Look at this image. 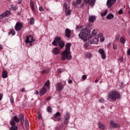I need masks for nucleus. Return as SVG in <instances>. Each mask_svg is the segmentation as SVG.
<instances>
[{
  "label": "nucleus",
  "mask_w": 130,
  "mask_h": 130,
  "mask_svg": "<svg viewBox=\"0 0 130 130\" xmlns=\"http://www.w3.org/2000/svg\"><path fill=\"white\" fill-rule=\"evenodd\" d=\"M71 43H68L66 45V49L61 53V60L64 61L66 59L71 60L72 59V53H71Z\"/></svg>",
  "instance_id": "f257e3e1"
},
{
  "label": "nucleus",
  "mask_w": 130,
  "mask_h": 130,
  "mask_svg": "<svg viewBox=\"0 0 130 130\" xmlns=\"http://www.w3.org/2000/svg\"><path fill=\"white\" fill-rule=\"evenodd\" d=\"M90 34V30L85 28L81 30L79 34V37L80 39L84 40V41H88L90 40V37H89Z\"/></svg>",
  "instance_id": "f03ea898"
},
{
  "label": "nucleus",
  "mask_w": 130,
  "mask_h": 130,
  "mask_svg": "<svg viewBox=\"0 0 130 130\" xmlns=\"http://www.w3.org/2000/svg\"><path fill=\"white\" fill-rule=\"evenodd\" d=\"M120 98V94L116 90H112L110 92L108 95V100L112 101H116V99Z\"/></svg>",
  "instance_id": "7ed1b4c3"
},
{
  "label": "nucleus",
  "mask_w": 130,
  "mask_h": 130,
  "mask_svg": "<svg viewBox=\"0 0 130 130\" xmlns=\"http://www.w3.org/2000/svg\"><path fill=\"white\" fill-rule=\"evenodd\" d=\"M103 36V34L102 33L98 34V30L96 29H94L92 32L91 34H90V31L89 30V40L92 39V37H102Z\"/></svg>",
  "instance_id": "20e7f679"
},
{
  "label": "nucleus",
  "mask_w": 130,
  "mask_h": 130,
  "mask_svg": "<svg viewBox=\"0 0 130 130\" xmlns=\"http://www.w3.org/2000/svg\"><path fill=\"white\" fill-rule=\"evenodd\" d=\"M99 38H100V37H92V39L88 40V41L90 44H98L100 41Z\"/></svg>",
  "instance_id": "39448f33"
},
{
  "label": "nucleus",
  "mask_w": 130,
  "mask_h": 130,
  "mask_svg": "<svg viewBox=\"0 0 130 130\" xmlns=\"http://www.w3.org/2000/svg\"><path fill=\"white\" fill-rule=\"evenodd\" d=\"M64 88V85L62 84V82H59L56 84V89L57 91H60Z\"/></svg>",
  "instance_id": "423d86ee"
},
{
  "label": "nucleus",
  "mask_w": 130,
  "mask_h": 130,
  "mask_svg": "<svg viewBox=\"0 0 130 130\" xmlns=\"http://www.w3.org/2000/svg\"><path fill=\"white\" fill-rule=\"evenodd\" d=\"M64 9H65L66 16H70L71 15V10H70V7L68 6V4L67 3H64Z\"/></svg>",
  "instance_id": "0eeeda50"
},
{
  "label": "nucleus",
  "mask_w": 130,
  "mask_h": 130,
  "mask_svg": "<svg viewBox=\"0 0 130 130\" xmlns=\"http://www.w3.org/2000/svg\"><path fill=\"white\" fill-rule=\"evenodd\" d=\"M55 40H58V45L60 48L64 47V42L61 40V37H56Z\"/></svg>",
  "instance_id": "6e6552de"
},
{
  "label": "nucleus",
  "mask_w": 130,
  "mask_h": 130,
  "mask_svg": "<svg viewBox=\"0 0 130 130\" xmlns=\"http://www.w3.org/2000/svg\"><path fill=\"white\" fill-rule=\"evenodd\" d=\"M109 123L111 127H114V128H118L119 127H120V125L118 123L114 122V121L113 120H111L109 121Z\"/></svg>",
  "instance_id": "1a4fd4ad"
},
{
  "label": "nucleus",
  "mask_w": 130,
  "mask_h": 130,
  "mask_svg": "<svg viewBox=\"0 0 130 130\" xmlns=\"http://www.w3.org/2000/svg\"><path fill=\"white\" fill-rule=\"evenodd\" d=\"M70 114L68 112L66 113V114L64 116L63 118V122L64 124H68L69 123V121L70 120Z\"/></svg>",
  "instance_id": "9d476101"
},
{
  "label": "nucleus",
  "mask_w": 130,
  "mask_h": 130,
  "mask_svg": "<svg viewBox=\"0 0 130 130\" xmlns=\"http://www.w3.org/2000/svg\"><path fill=\"white\" fill-rule=\"evenodd\" d=\"M116 2V0H107V5L108 8L109 9H110L114 4H115V2Z\"/></svg>",
  "instance_id": "9b49d317"
},
{
  "label": "nucleus",
  "mask_w": 130,
  "mask_h": 130,
  "mask_svg": "<svg viewBox=\"0 0 130 130\" xmlns=\"http://www.w3.org/2000/svg\"><path fill=\"white\" fill-rule=\"evenodd\" d=\"M23 28V24L19 22L16 23L15 26L16 31H20Z\"/></svg>",
  "instance_id": "f8f14e48"
},
{
  "label": "nucleus",
  "mask_w": 130,
  "mask_h": 130,
  "mask_svg": "<svg viewBox=\"0 0 130 130\" xmlns=\"http://www.w3.org/2000/svg\"><path fill=\"white\" fill-rule=\"evenodd\" d=\"M35 40L33 39V37L31 36H26V41L25 42L26 43H30V45H32V42H33V41H34Z\"/></svg>",
  "instance_id": "ddd939ff"
},
{
  "label": "nucleus",
  "mask_w": 130,
  "mask_h": 130,
  "mask_svg": "<svg viewBox=\"0 0 130 130\" xmlns=\"http://www.w3.org/2000/svg\"><path fill=\"white\" fill-rule=\"evenodd\" d=\"M11 15V13L9 11L7 10L3 13L2 14L0 15V20L2 19H4V17H7L8 16H10Z\"/></svg>",
  "instance_id": "4468645a"
},
{
  "label": "nucleus",
  "mask_w": 130,
  "mask_h": 130,
  "mask_svg": "<svg viewBox=\"0 0 130 130\" xmlns=\"http://www.w3.org/2000/svg\"><path fill=\"white\" fill-rule=\"evenodd\" d=\"M99 52L101 54L103 59H105V58H106V54H105V51H104L103 49H100L99 50Z\"/></svg>",
  "instance_id": "2eb2a0df"
},
{
  "label": "nucleus",
  "mask_w": 130,
  "mask_h": 130,
  "mask_svg": "<svg viewBox=\"0 0 130 130\" xmlns=\"http://www.w3.org/2000/svg\"><path fill=\"white\" fill-rule=\"evenodd\" d=\"M47 92V89L45 87H42L40 90V95L41 96H43V95H45V94H46Z\"/></svg>",
  "instance_id": "dca6fc26"
},
{
  "label": "nucleus",
  "mask_w": 130,
  "mask_h": 130,
  "mask_svg": "<svg viewBox=\"0 0 130 130\" xmlns=\"http://www.w3.org/2000/svg\"><path fill=\"white\" fill-rule=\"evenodd\" d=\"M84 2L85 4H89L90 5L91 7H94L95 5V3L96 2L95 0H91V1L90 2V0H84Z\"/></svg>",
  "instance_id": "f3484780"
},
{
  "label": "nucleus",
  "mask_w": 130,
  "mask_h": 130,
  "mask_svg": "<svg viewBox=\"0 0 130 130\" xmlns=\"http://www.w3.org/2000/svg\"><path fill=\"white\" fill-rule=\"evenodd\" d=\"M71 30L69 28H66L65 30V36L67 37V38H70L71 37Z\"/></svg>",
  "instance_id": "a211bd4d"
},
{
  "label": "nucleus",
  "mask_w": 130,
  "mask_h": 130,
  "mask_svg": "<svg viewBox=\"0 0 130 130\" xmlns=\"http://www.w3.org/2000/svg\"><path fill=\"white\" fill-rule=\"evenodd\" d=\"M61 114L59 112H57L55 114L54 116V118H55V119H56V120H57V121H59V120H60V116H61Z\"/></svg>",
  "instance_id": "6ab92c4d"
},
{
  "label": "nucleus",
  "mask_w": 130,
  "mask_h": 130,
  "mask_svg": "<svg viewBox=\"0 0 130 130\" xmlns=\"http://www.w3.org/2000/svg\"><path fill=\"white\" fill-rule=\"evenodd\" d=\"M53 52L54 54H55V55H57V54H59V53L60 52V51L59 50V48L55 47L53 50Z\"/></svg>",
  "instance_id": "aec40b11"
},
{
  "label": "nucleus",
  "mask_w": 130,
  "mask_h": 130,
  "mask_svg": "<svg viewBox=\"0 0 130 130\" xmlns=\"http://www.w3.org/2000/svg\"><path fill=\"white\" fill-rule=\"evenodd\" d=\"M98 124L100 129L101 130L105 129V125H104L102 123H101V122H99Z\"/></svg>",
  "instance_id": "412c9836"
},
{
  "label": "nucleus",
  "mask_w": 130,
  "mask_h": 130,
  "mask_svg": "<svg viewBox=\"0 0 130 130\" xmlns=\"http://www.w3.org/2000/svg\"><path fill=\"white\" fill-rule=\"evenodd\" d=\"M95 20H96V17L94 16H90L89 17V21L91 22V23H93Z\"/></svg>",
  "instance_id": "4be33fe9"
},
{
  "label": "nucleus",
  "mask_w": 130,
  "mask_h": 130,
  "mask_svg": "<svg viewBox=\"0 0 130 130\" xmlns=\"http://www.w3.org/2000/svg\"><path fill=\"white\" fill-rule=\"evenodd\" d=\"M113 18H114V15L112 14V13H110L106 16V19L108 20H111V19H113Z\"/></svg>",
  "instance_id": "5701e85b"
},
{
  "label": "nucleus",
  "mask_w": 130,
  "mask_h": 130,
  "mask_svg": "<svg viewBox=\"0 0 130 130\" xmlns=\"http://www.w3.org/2000/svg\"><path fill=\"white\" fill-rule=\"evenodd\" d=\"M2 78H3V79H6V78H8V72L7 71H4L3 72Z\"/></svg>",
  "instance_id": "b1692460"
},
{
  "label": "nucleus",
  "mask_w": 130,
  "mask_h": 130,
  "mask_svg": "<svg viewBox=\"0 0 130 130\" xmlns=\"http://www.w3.org/2000/svg\"><path fill=\"white\" fill-rule=\"evenodd\" d=\"M19 117V119H20V122L22 125H23V123H24V116L22 114H20Z\"/></svg>",
  "instance_id": "393cba45"
},
{
  "label": "nucleus",
  "mask_w": 130,
  "mask_h": 130,
  "mask_svg": "<svg viewBox=\"0 0 130 130\" xmlns=\"http://www.w3.org/2000/svg\"><path fill=\"white\" fill-rule=\"evenodd\" d=\"M52 44L54 46H57V44H58V40H56L55 38L54 41L52 42Z\"/></svg>",
  "instance_id": "a878e982"
},
{
  "label": "nucleus",
  "mask_w": 130,
  "mask_h": 130,
  "mask_svg": "<svg viewBox=\"0 0 130 130\" xmlns=\"http://www.w3.org/2000/svg\"><path fill=\"white\" fill-rule=\"evenodd\" d=\"M35 22V19H34V18L32 17L30 18V21H29L30 25L34 24Z\"/></svg>",
  "instance_id": "bb28decb"
},
{
  "label": "nucleus",
  "mask_w": 130,
  "mask_h": 130,
  "mask_svg": "<svg viewBox=\"0 0 130 130\" xmlns=\"http://www.w3.org/2000/svg\"><path fill=\"white\" fill-rule=\"evenodd\" d=\"M30 6L31 10H32V11H35V8H34V3H33V2H30Z\"/></svg>",
  "instance_id": "cd10ccee"
},
{
  "label": "nucleus",
  "mask_w": 130,
  "mask_h": 130,
  "mask_svg": "<svg viewBox=\"0 0 130 130\" xmlns=\"http://www.w3.org/2000/svg\"><path fill=\"white\" fill-rule=\"evenodd\" d=\"M120 42L122 43V44H124L125 43V39L123 38V37H121L120 39Z\"/></svg>",
  "instance_id": "c85d7f7f"
},
{
  "label": "nucleus",
  "mask_w": 130,
  "mask_h": 130,
  "mask_svg": "<svg viewBox=\"0 0 130 130\" xmlns=\"http://www.w3.org/2000/svg\"><path fill=\"white\" fill-rule=\"evenodd\" d=\"M13 120L17 123L20 122V119H19V118H18L16 115L13 117Z\"/></svg>",
  "instance_id": "c756f323"
},
{
  "label": "nucleus",
  "mask_w": 130,
  "mask_h": 130,
  "mask_svg": "<svg viewBox=\"0 0 130 130\" xmlns=\"http://www.w3.org/2000/svg\"><path fill=\"white\" fill-rule=\"evenodd\" d=\"M10 130H18V126L16 125L12 126L10 128Z\"/></svg>",
  "instance_id": "7c9ffc66"
},
{
  "label": "nucleus",
  "mask_w": 130,
  "mask_h": 130,
  "mask_svg": "<svg viewBox=\"0 0 130 130\" xmlns=\"http://www.w3.org/2000/svg\"><path fill=\"white\" fill-rule=\"evenodd\" d=\"M10 124H11V125H12V126L16 125V122H15V121L14 120V119H13L12 120H11V121H10Z\"/></svg>",
  "instance_id": "2f4dec72"
},
{
  "label": "nucleus",
  "mask_w": 130,
  "mask_h": 130,
  "mask_svg": "<svg viewBox=\"0 0 130 130\" xmlns=\"http://www.w3.org/2000/svg\"><path fill=\"white\" fill-rule=\"evenodd\" d=\"M107 15V10H106L104 12L101 13V16L104 17V16H106Z\"/></svg>",
  "instance_id": "473e14b6"
},
{
  "label": "nucleus",
  "mask_w": 130,
  "mask_h": 130,
  "mask_svg": "<svg viewBox=\"0 0 130 130\" xmlns=\"http://www.w3.org/2000/svg\"><path fill=\"white\" fill-rule=\"evenodd\" d=\"M86 56L87 58H90V57H92V54L90 53H87L86 54Z\"/></svg>",
  "instance_id": "72a5a7b5"
},
{
  "label": "nucleus",
  "mask_w": 130,
  "mask_h": 130,
  "mask_svg": "<svg viewBox=\"0 0 130 130\" xmlns=\"http://www.w3.org/2000/svg\"><path fill=\"white\" fill-rule=\"evenodd\" d=\"M100 41L101 42H104V40H105V38H104V37L102 36V37H100Z\"/></svg>",
  "instance_id": "f704fd0d"
},
{
  "label": "nucleus",
  "mask_w": 130,
  "mask_h": 130,
  "mask_svg": "<svg viewBox=\"0 0 130 130\" xmlns=\"http://www.w3.org/2000/svg\"><path fill=\"white\" fill-rule=\"evenodd\" d=\"M50 85V82L48 80L45 83V86L46 87H48Z\"/></svg>",
  "instance_id": "c9c22d12"
},
{
  "label": "nucleus",
  "mask_w": 130,
  "mask_h": 130,
  "mask_svg": "<svg viewBox=\"0 0 130 130\" xmlns=\"http://www.w3.org/2000/svg\"><path fill=\"white\" fill-rule=\"evenodd\" d=\"M11 7H12V10L13 11H16V10H17V9H18V7H17V6H14V5H12Z\"/></svg>",
  "instance_id": "e433bc0d"
},
{
  "label": "nucleus",
  "mask_w": 130,
  "mask_h": 130,
  "mask_svg": "<svg viewBox=\"0 0 130 130\" xmlns=\"http://www.w3.org/2000/svg\"><path fill=\"white\" fill-rule=\"evenodd\" d=\"M38 118L39 119H41V118H42V117L41 116V115L40 114V112H38Z\"/></svg>",
  "instance_id": "4c0bfd02"
},
{
  "label": "nucleus",
  "mask_w": 130,
  "mask_h": 130,
  "mask_svg": "<svg viewBox=\"0 0 130 130\" xmlns=\"http://www.w3.org/2000/svg\"><path fill=\"white\" fill-rule=\"evenodd\" d=\"M47 110L48 112H51V111H52L51 108L50 107H48Z\"/></svg>",
  "instance_id": "58836bf2"
},
{
  "label": "nucleus",
  "mask_w": 130,
  "mask_h": 130,
  "mask_svg": "<svg viewBox=\"0 0 130 130\" xmlns=\"http://www.w3.org/2000/svg\"><path fill=\"white\" fill-rule=\"evenodd\" d=\"M39 11H40V12H43V11H44V9L43 8V7L40 6V7H39Z\"/></svg>",
  "instance_id": "ea45409f"
},
{
  "label": "nucleus",
  "mask_w": 130,
  "mask_h": 130,
  "mask_svg": "<svg viewBox=\"0 0 130 130\" xmlns=\"http://www.w3.org/2000/svg\"><path fill=\"white\" fill-rule=\"evenodd\" d=\"M81 3H82V0H76V4L77 5L81 4Z\"/></svg>",
  "instance_id": "a19ab883"
},
{
  "label": "nucleus",
  "mask_w": 130,
  "mask_h": 130,
  "mask_svg": "<svg viewBox=\"0 0 130 130\" xmlns=\"http://www.w3.org/2000/svg\"><path fill=\"white\" fill-rule=\"evenodd\" d=\"M11 33H12V35H15V34H16V32L15 31V30L14 29H11L10 30Z\"/></svg>",
  "instance_id": "79ce46f5"
},
{
  "label": "nucleus",
  "mask_w": 130,
  "mask_h": 130,
  "mask_svg": "<svg viewBox=\"0 0 130 130\" xmlns=\"http://www.w3.org/2000/svg\"><path fill=\"white\" fill-rule=\"evenodd\" d=\"M120 37L119 35L116 36V37H115V40H117V41H118V40H119Z\"/></svg>",
  "instance_id": "37998d69"
},
{
  "label": "nucleus",
  "mask_w": 130,
  "mask_h": 130,
  "mask_svg": "<svg viewBox=\"0 0 130 130\" xmlns=\"http://www.w3.org/2000/svg\"><path fill=\"white\" fill-rule=\"evenodd\" d=\"M82 80H83V81H85V80H86V79H87V75L82 76Z\"/></svg>",
  "instance_id": "c03bdc74"
},
{
  "label": "nucleus",
  "mask_w": 130,
  "mask_h": 130,
  "mask_svg": "<svg viewBox=\"0 0 130 130\" xmlns=\"http://www.w3.org/2000/svg\"><path fill=\"white\" fill-rule=\"evenodd\" d=\"M10 102L11 103H14V98H13V96H11L10 98Z\"/></svg>",
  "instance_id": "a18cd8bd"
},
{
  "label": "nucleus",
  "mask_w": 130,
  "mask_h": 130,
  "mask_svg": "<svg viewBox=\"0 0 130 130\" xmlns=\"http://www.w3.org/2000/svg\"><path fill=\"white\" fill-rule=\"evenodd\" d=\"M99 102H100L101 103H103V102H104V99H99Z\"/></svg>",
  "instance_id": "49530a36"
},
{
  "label": "nucleus",
  "mask_w": 130,
  "mask_h": 130,
  "mask_svg": "<svg viewBox=\"0 0 130 130\" xmlns=\"http://www.w3.org/2000/svg\"><path fill=\"white\" fill-rule=\"evenodd\" d=\"M47 73H48V71H47V70H44L43 71H42V74H46Z\"/></svg>",
  "instance_id": "de8ad7c7"
},
{
  "label": "nucleus",
  "mask_w": 130,
  "mask_h": 130,
  "mask_svg": "<svg viewBox=\"0 0 130 130\" xmlns=\"http://www.w3.org/2000/svg\"><path fill=\"white\" fill-rule=\"evenodd\" d=\"M113 49L115 50L117 49V46L116 45V44H113Z\"/></svg>",
  "instance_id": "09e8293b"
},
{
  "label": "nucleus",
  "mask_w": 130,
  "mask_h": 130,
  "mask_svg": "<svg viewBox=\"0 0 130 130\" xmlns=\"http://www.w3.org/2000/svg\"><path fill=\"white\" fill-rule=\"evenodd\" d=\"M123 13V11L122 10H120L118 11V14H119V15H121V14H122Z\"/></svg>",
  "instance_id": "8fccbe9b"
},
{
  "label": "nucleus",
  "mask_w": 130,
  "mask_h": 130,
  "mask_svg": "<svg viewBox=\"0 0 130 130\" xmlns=\"http://www.w3.org/2000/svg\"><path fill=\"white\" fill-rule=\"evenodd\" d=\"M119 61H120L121 62H122V61H123V58L120 57L119 59Z\"/></svg>",
  "instance_id": "3c124183"
},
{
  "label": "nucleus",
  "mask_w": 130,
  "mask_h": 130,
  "mask_svg": "<svg viewBox=\"0 0 130 130\" xmlns=\"http://www.w3.org/2000/svg\"><path fill=\"white\" fill-rule=\"evenodd\" d=\"M68 83L69 84H72V83H73V80H72V79H69L68 81Z\"/></svg>",
  "instance_id": "603ef678"
},
{
  "label": "nucleus",
  "mask_w": 130,
  "mask_h": 130,
  "mask_svg": "<svg viewBox=\"0 0 130 130\" xmlns=\"http://www.w3.org/2000/svg\"><path fill=\"white\" fill-rule=\"evenodd\" d=\"M72 5H73V6H77V5H78V4H77V2L76 3L75 2H73Z\"/></svg>",
  "instance_id": "864d4df0"
},
{
  "label": "nucleus",
  "mask_w": 130,
  "mask_h": 130,
  "mask_svg": "<svg viewBox=\"0 0 130 130\" xmlns=\"http://www.w3.org/2000/svg\"><path fill=\"white\" fill-rule=\"evenodd\" d=\"M3 94L0 93V101L1 100H2V99H3Z\"/></svg>",
  "instance_id": "5fc2aeb1"
},
{
  "label": "nucleus",
  "mask_w": 130,
  "mask_h": 130,
  "mask_svg": "<svg viewBox=\"0 0 130 130\" xmlns=\"http://www.w3.org/2000/svg\"><path fill=\"white\" fill-rule=\"evenodd\" d=\"M26 128H29V123L25 124Z\"/></svg>",
  "instance_id": "6e6d98bb"
},
{
  "label": "nucleus",
  "mask_w": 130,
  "mask_h": 130,
  "mask_svg": "<svg viewBox=\"0 0 130 130\" xmlns=\"http://www.w3.org/2000/svg\"><path fill=\"white\" fill-rule=\"evenodd\" d=\"M25 124L29 123V121H28V120L26 119L25 120Z\"/></svg>",
  "instance_id": "4d7b16f0"
},
{
  "label": "nucleus",
  "mask_w": 130,
  "mask_h": 130,
  "mask_svg": "<svg viewBox=\"0 0 130 130\" xmlns=\"http://www.w3.org/2000/svg\"><path fill=\"white\" fill-rule=\"evenodd\" d=\"M127 54L128 55H130V48L128 50V51H127Z\"/></svg>",
  "instance_id": "13d9d810"
},
{
  "label": "nucleus",
  "mask_w": 130,
  "mask_h": 130,
  "mask_svg": "<svg viewBox=\"0 0 130 130\" xmlns=\"http://www.w3.org/2000/svg\"><path fill=\"white\" fill-rule=\"evenodd\" d=\"M50 99H51V97L49 96L46 99V100L48 101V100H50Z\"/></svg>",
  "instance_id": "bf43d9fd"
},
{
  "label": "nucleus",
  "mask_w": 130,
  "mask_h": 130,
  "mask_svg": "<svg viewBox=\"0 0 130 130\" xmlns=\"http://www.w3.org/2000/svg\"><path fill=\"white\" fill-rule=\"evenodd\" d=\"M57 72H58V73H61V70H60V69H58V70H57Z\"/></svg>",
  "instance_id": "052dcab7"
},
{
  "label": "nucleus",
  "mask_w": 130,
  "mask_h": 130,
  "mask_svg": "<svg viewBox=\"0 0 130 130\" xmlns=\"http://www.w3.org/2000/svg\"><path fill=\"white\" fill-rule=\"evenodd\" d=\"M22 2V0H19L17 2L18 4H21Z\"/></svg>",
  "instance_id": "680f3d73"
},
{
  "label": "nucleus",
  "mask_w": 130,
  "mask_h": 130,
  "mask_svg": "<svg viewBox=\"0 0 130 130\" xmlns=\"http://www.w3.org/2000/svg\"><path fill=\"white\" fill-rule=\"evenodd\" d=\"M39 93V91H38V90H36L35 92V94L36 95H38V94Z\"/></svg>",
  "instance_id": "e2e57ef3"
},
{
  "label": "nucleus",
  "mask_w": 130,
  "mask_h": 130,
  "mask_svg": "<svg viewBox=\"0 0 130 130\" xmlns=\"http://www.w3.org/2000/svg\"><path fill=\"white\" fill-rule=\"evenodd\" d=\"M21 92H25V88H23L21 89Z\"/></svg>",
  "instance_id": "0e129e2a"
},
{
  "label": "nucleus",
  "mask_w": 130,
  "mask_h": 130,
  "mask_svg": "<svg viewBox=\"0 0 130 130\" xmlns=\"http://www.w3.org/2000/svg\"><path fill=\"white\" fill-rule=\"evenodd\" d=\"M99 82V80H96L94 81L95 83H98Z\"/></svg>",
  "instance_id": "69168bd1"
},
{
  "label": "nucleus",
  "mask_w": 130,
  "mask_h": 130,
  "mask_svg": "<svg viewBox=\"0 0 130 130\" xmlns=\"http://www.w3.org/2000/svg\"><path fill=\"white\" fill-rule=\"evenodd\" d=\"M0 49H3V46L2 45H0Z\"/></svg>",
  "instance_id": "338daca9"
},
{
  "label": "nucleus",
  "mask_w": 130,
  "mask_h": 130,
  "mask_svg": "<svg viewBox=\"0 0 130 130\" xmlns=\"http://www.w3.org/2000/svg\"><path fill=\"white\" fill-rule=\"evenodd\" d=\"M66 1H67L68 2L70 1V0H66Z\"/></svg>",
  "instance_id": "774afa93"
}]
</instances>
